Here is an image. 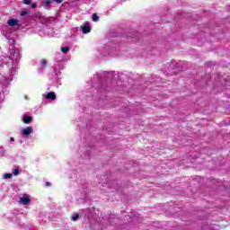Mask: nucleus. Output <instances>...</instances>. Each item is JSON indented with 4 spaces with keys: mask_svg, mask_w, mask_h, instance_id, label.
<instances>
[{
    "mask_svg": "<svg viewBox=\"0 0 230 230\" xmlns=\"http://www.w3.org/2000/svg\"><path fill=\"white\" fill-rule=\"evenodd\" d=\"M10 60H12V70L7 72L0 74V84H3V85H8L13 80V75H15V67H17V65L19 64V60H21V52L18 49H13L10 51Z\"/></svg>",
    "mask_w": 230,
    "mask_h": 230,
    "instance_id": "obj_1",
    "label": "nucleus"
},
{
    "mask_svg": "<svg viewBox=\"0 0 230 230\" xmlns=\"http://www.w3.org/2000/svg\"><path fill=\"white\" fill-rule=\"evenodd\" d=\"M30 202H31V199L28 194H24L22 198H20V204H22V206H28Z\"/></svg>",
    "mask_w": 230,
    "mask_h": 230,
    "instance_id": "obj_2",
    "label": "nucleus"
},
{
    "mask_svg": "<svg viewBox=\"0 0 230 230\" xmlns=\"http://www.w3.org/2000/svg\"><path fill=\"white\" fill-rule=\"evenodd\" d=\"M22 136L24 137H28L31 134H33V128L31 127H27L21 131Z\"/></svg>",
    "mask_w": 230,
    "mask_h": 230,
    "instance_id": "obj_3",
    "label": "nucleus"
},
{
    "mask_svg": "<svg viewBox=\"0 0 230 230\" xmlns=\"http://www.w3.org/2000/svg\"><path fill=\"white\" fill-rule=\"evenodd\" d=\"M51 3H55V0H43L41 3V6H43L45 10H49Z\"/></svg>",
    "mask_w": 230,
    "mask_h": 230,
    "instance_id": "obj_4",
    "label": "nucleus"
},
{
    "mask_svg": "<svg viewBox=\"0 0 230 230\" xmlns=\"http://www.w3.org/2000/svg\"><path fill=\"white\" fill-rule=\"evenodd\" d=\"M43 98H46V100H56L57 95L55 94V93L50 92V93L43 94Z\"/></svg>",
    "mask_w": 230,
    "mask_h": 230,
    "instance_id": "obj_5",
    "label": "nucleus"
},
{
    "mask_svg": "<svg viewBox=\"0 0 230 230\" xmlns=\"http://www.w3.org/2000/svg\"><path fill=\"white\" fill-rule=\"evenodd\" d=\"M83 33H89L91 31V26H89V22H84V25L82 27Z\"/></svg>",
    "mask_w": 230,
    "mask_h": 230,
    "instance_id": "obj_6",
    "label": "nucleus"
},
{
    "mask_svg": "<svg viewBox=\"0 0 230 230\" xmlns=\"http://www.w3.org/2000/svg\"><path fill=\"white\" fill-rule=\"evenodd\" d=\"M19 22V21L15 20V19H11L7 22V24L9 26H17V23Z\"/></svg>",
    "mask_w": 230,
    "mask_h": 230,
    "instance_id": "obj_7",
    "label": "nucleus"
},
{
    "mask_svg": "<svg viewBox=\"0 0 230 230\" xmlns=\"http://www.w3.org/2000/svg\"><path fill=\"white\" fill-rule=\"evenodd\" d=\"M23 123H25V124L31 123V117H30V116L23 117Z\"/></svg>",
    "mask_w": 230,
    "mask_h": 230,
    "instance_id": "obj_8",
    "label": "nucleus"
},
{
    "mask_svg": "<svg viewBox=\"0 0 230 230\" xmlns=\"http://www.w3.org/2000/svg\"><path fill=\"white\" fill-rule=\"evenodd\" d=\"M92 19H93V22H98V21H100V17H98V15L96 13L93 14Z\"/></svg>",
    "mask_w": 230,
    "mask_h": 230,
    "instance_id": "obj_9",
    "label": "nucleus"
},
{
    "mask_svg": "<svg viewBox=\"0 0 230 230\" xmlns=\"http://www.w3.org/2000/svg\"><path fill=\"white\" fill-rule=\"evenodd\" d=\"M61 51H62V53L66 55V53H69V47H63V48H61Z\"/></svg>",
    "mask_w": 230,
    "mask_h": 230,
    "instance_id": "obj_10",
    "label": "nucleus"
},
{
    "mask_svg": "<svg viewBox=\"0 0 230 230\" xmlns=\"http://www.w3.org/2000/svg\"><path fill=\"white\" fill-rule=\"evenodd\" d=\"M13 174H12V173H5L4 175V179H12V176H13Z\"/></svg>",
    "mask_w": 230,
    "mask_h": 230,
    "instance_id": "obj_11",
    "label": "nucleus"
},
{
    "mask_svg": "<svg viewBox=\"0 0 230 230\" xmlns=\"http://www.w3.org/2000/svg\"><path fill=\"white\" fill-rule=\"evenodd\" d=\"M78 217H79L78 214L73 215V216H72V220H73L74 222L76 221V220H78Z\"/></svg>",
    "mask_w": 230,
    "mask_h": 230,
    "instance_id": "obj_12",
    "label": "nucleus"
},
{
    "mask_svg": "<svg viewBox=\"0 0 230 230\" xmlns=\"http://www.w3.org/2000/svg\"><path fill=\"white\" fill-rule=\"evenodd\" d=\"M4 155V148L0 147V157H3Z\"/></svg>",
    "mask_w": 230,
    "mask_h": 230,
    "instance_id": "obj_13",
    "label": "nucleus"
},
{
    "mask_svg": "<svg viewBox=\"0 0 230 230\" xmlns=\"http://www.w3.org/2000/svg\"><path fill=\"white\" fill-rule=\"evenodd\" d=\"M3 100H4V93L0 92V102H3Z\"/></svg>",
    "mask_w": 230,
    "mask_h": 230,
    "instance_id": "obj_14",
    "label": "nucleus"
},
{
    "mask_svg": "<svg viewBox=\"0 0 230 230\" xmlns=\"http://www.w3.org/2000/svg\"><path fill=\"white\" fill-rule=\"evenodd\" d=\"M13 174L15 176L19 175V169H13Z\"/></svg>",
    "mask_w": 230,
    "mask_h": 230,
    "instance_id": "obj_15",
    "label": "nucleus"
},
{
    "mask_svg": "<svg viewBox=\"0 0 230 230\" xmlns=\"http://www.w3.org/2000/svg\"><path fill=\"white\" fill-rule=\"evenodd\" d=\"M28 11H22L21 15L22 17H24V15H27Z\"/></svg>",
    "mask_w": 230,
    "mask_h": 230,
    "instance_id": "obj_16",
    "label": "nucleus"
},
{
    "mask_svg": "<svg viewBox=\"0 0 230 230\" xmlns=\"http://www.w3.org/2000/svg\"><path fill=\"white\" fill-rule=\"evenodd\" d=\"M63 2L64 0H54V3H57L58 4H61Z\"/></svg>",
    "mask_w": 230,
    "mask_h": 230,
    "instance_id": "obj_17",
    "label": "nucleus"
},
{
    "mask_svg": "<svg viewBox=\"0 0 230 230\" xmlns=\"http://www.w3.org/2000/svg\"><path fill=\"white\" fill-rule=\"evenodd\" d=\"M31 3V0H24L23 4H30Z\"/></svg>",
    "mask_w": 230,
    "mask_h": 230,
    "instance_id": "obj_18",
    "label": "nucleus"
},
{
    "mask_svg": "<svg viewBox=\"0 0 230 230\" xmlns=\"http://www.w3.org/2000/svg\"><path fill=\"white\" fill-rule=\"evenodd\" d=\"M46 64H48V62L46 61V59H42V60H41V66H46Z\"/></svg>",
    "mask_w": 230,
    "mask_h": 230,
    "instance_id": "obj_19",
    "label": "nucleus"
},
{
    "mask_svg": "<svg viewBox=\"0 0 230 230\" xmlns=\"http://www.w3.org/2000/svg\"><path fill=\"white\" fill-rule=\"evenodd\" d=\"M31 8H37V4L32 3V4H31Z\"/></svg>",
    "mask_w": 230,
    "mask_h": 230,
    "instance_id": "obj_20",
    "label": "nucleus"
},
{
    "mask_svg": "<svg viewBox=\"0 0 230 230\" xmlns=\"http://www.w3.org/2000/svg\"><path fill=\"white\" fill-rule=\"evenodd\" d=\"M46 186H51V183H49V181H47Z\"/></svg>",
    "mask_w": 230,
    "mask_h": 230,
    "instance_id": "obj_21",
    "label": "nucleus"
},
{
    "mask_svg": "<svg viewBox=\"0 0 230 230\" xmlns=\"http://www.w3.org/2000/svg\"><path fill=\"white\" fill-rule=\"evenodd\" d=\"M4 37H5V39H8V35L6 33L4 34Z\"/></svg>",
    "mask_w": 230,
    "mask_h": 230,
    "instance_id": "obj_22",
    "label": "nucleus"
},
{
    "mask_svg": "<svg viewBox=\"0 0 230 230\" xmlns=\"http://www.w3.org/2000/svg\"><path fill=\"white\" fill-rule=\"evenodd\" d=\"M3 68H4V69H6V66H4Z\"/></svg>",
    "mask_w": 230,
    "mask_h": 230,
    "instance_id": "obj_23",
    "label": "nucleus"
},
{
    "mask_svg": "<svg viewBox=\"0 0 230 230\" xmlns=\"http://www.w3.org/2000/svg\"><path fill=\"white\" fill-rule=\"evenodd\" d=\"M11 141H14L13 137H11Z\"/></svg>",
    "mask_w": 230,
    "mask_h": 230,
    "instance_id": "obj_24",
    "label": "nucleus"
}]
</instances>
